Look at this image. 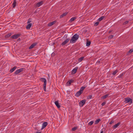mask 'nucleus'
<instances>
[{
    "label": "nucleus",
    "instance_id": "nucleus-2",
    "mask_svg": "<svg viewBox=\"0 0 133 133\" xmlns=\"http://www.w3.org/2000/svg\"><path fill=\"white\" fill-rule=\"evenodd\" d=\"M124 102L126 103L130 102L131 103L132 102V100L130 98H125Z\"/></svg>",
    "mask_w": 133,
    "mask_h": 133
},
{
    "label": "nucleus",
    "instance_id": "nucleus-8",
    "mask_svg": "<svg viewBox=\"0 0 133 133\" xmlns=\"http://www.w3.org/2000/svg\"><path fill=\"white\" fill-rule=\"evenodd\" d=\"M43 2L42 1H41L37 3L36 5V7H38L40 6L41 5L43 4Z\"/></svg>",
    "mask_w": 133,
    "mask_h": 133
},
{
    "label": "nucleus",
    "instance_id": "nucleus-9",
    "mask_svg": "<svg viewBox=\"0 0 133 133\" xmlns=\"http://www.w3.org/2000/svg\"><path fill=\"white\" fill-rule=\"evenodd\" d=\"M55 104L58 108H59L61 106L58 103V101H55Z\"/></svg>",
    "mask_w": 133,
    "mask_h": 133
},
{
    "label": "nucleus",
    "instance_id": "nucleus-39",
    "mask_svg": "<svg viewBox=\"0 0 133 133\" xmlns=\"http://www.w3.org/2000/svg\"><path fill=\"white\" fill-rule=\"evenodd\" d=\"M133 52V49H131L129 51V53H131L132 52Z\"/></svg>",
    "mask_w": 133,
    "mask_h": 133
},
{
    "label": "nucleus",
    "instance_id": "nucleus-18",
    "mask_svg": "<svg viewBox=\"0 0 133 133\" xmlns=\"http://www.w3.org/2000/svg\"><path fill=\"white\" fill-rule=\"evenodd\" d=\"M76 17H74L71 18L69 21V22H72L76 19Z\"/></svg>",
    "mask_w": 133,
    "mask_h": 133
},
{
    "label": "nucleus",
    "instance_id": "nucleus-46",
    "mask_svg": "<svg viewBox=\"0 0 133 133\" xmlns=\"http://www.w3.org/2000/svg\"><path fill=\"white\" fill-rule=\"evenodd\" d=\"M35 133H41V132H37Z\"/></svg>",
    "mask_w": 133,
    "mask_h": 133
},
{
    "label": "nucleus",
    "instance_id": "nucleus-21",
    "mask_svg": "<svg viewBox=\"0 0 133 133\" xmlns=\"http://www.w3.org/2000/svg\"><path fill=\"white\" fill-rule=\"evenodd\" d=\"M84 57H82L80 58H79L78 59V62H81L84 58Z\"/></svg>",
    "mask_w": 133,
    "mask_h": 133
},
{
    "label": "nucleus",
    "instance_id": "nucleus-25",
    "mask_svg": "<svg viewBox=\"0 0 133 133\" xmlns=\"http://www.w3.org/2000/svg\"><path fill=\"white\" fill-rule=\"evenodd\" d=\"M104 18V16H102L101 17L99 18L98 20V21H102L103 19Z\"/></svg>",
    "mask_w": 133,
    "mask_h": 133
},
{
    "label": "nucleus",
    "instance_id": "nucleus-26",
    "mask_svg": "<svg viewBox=\"0 0 133 133\" xmlns=\"http://www.w3.org/2000/svg\"><path fill=\"white\" fill-rule=\"evenodd\" d=\"M85 88V87H82L80 88L79 91L83 92V90Z\"/></svg>",
    "mask_w": 133,
    "mask_h": 133
},
{
    "label": "nucleus",
    "instance_id": "nucleus-10",
    "mask_svg": "<svg viewBox=\"0 0 133 133\" xmlns=\"http://www.w3.org/2000/svg\"><path fill=\"white\" fill-rule=\"evenodd\" d=\"M82 93V92L79 90L76 92L75 96L77 97H79Z\"/></svg>",
    "mask_w": 133,
    "mask_h": 133
},
{
    "label": "nucleus",
    "instance_id": "nucleus-40",
    "mask_svg": "<svg viewBox=\"0 0 133 133\" xmlns=\"http://www.w3.org/2000/svg\"><path fill=\"white\" fill-rule=\"evenodd\" d=\"M123 76V73L122 74H121L119 76H118V77L119 78H122Z\"/></svg>",
    "mask_w": 133,
    "mask_h": 133
},
{
    "label": "nucleus",
    "instance_id": "nucleus-13",
    "mask_svg": "<svg viewBox=\"0 0 133 133\" xmlns=\"http://www.w3.org/2000/svg\"><path fill=\"white\" fill-rule=\"evenodd\" d=\"M56 22V21H53L52 22H51L48 24V26H51L52 25H53L54 24H55Z\"/></svg>",
    "mask_w": 133,
    "mask_h": 133
},
{
    "label": "nucleus",
    "instance_id": "nucleus-28",
    "mask_svg": "<svg viewBox=\"0 0 133 133\" xmlns=\"http://www.w3.org/2000/svg\"><path fill=\"white\" fill-rule=\"evenodd\" d=\"M94 123L93 121H92L90 122L88 124V125H92Z\"/></svg>",
    "mask_w": 133,
    "mask_h": 133
},
{
    "label": "nucleus",
    "instance_id": "nucleus-33",
    "mask_svg": "<svg viewBox=\"0 0 133 133\" xmlns=\"http://www.w3.org/2000/svg\"><path fill=\"white\" fill-rule=\"evenodd\" d=\"M128 22H129L128 21H125V22H124L123 23V25H125L127 24L128 23Z\"/></svg>",
    "mask_w": 133,
    "mask_h": 133
},
{
    "label": "nucleus",
    "instance_id": "nucleus-48",
    "mask_svg": "<svg viewBox=\"0 0 133 133\" xmlns=\"http://www.w3.org/2000/svg\"><path fill=\"white\" fill-rule=\"evenodd\" d=\"M97 62H98V63H100V61H98Z\"/></svg>",
    "mask_w": 133,
    "mask_h": 133
},
{
    "label": "nucleus",
    "instance_id": "nucleus-37",
    "mask_svg": "<svg viewBox=\"0 0 133 133\" xmlns=\"http://www.w3.org/2000/svg\"><path fill=\"white\" fill-rule=\"evenodd\" d=\"M114 37V36L113 35H111L109 36V38L110 39H111L113 38Z\"/></svg>",
    "mask_w": 133,
    "mask_h": 133
},
{
    "label": "nucleus",
    "instance_id": "nucleus-6",
    "mask_svg": "<svg viewBox=\"0 0 133 133\" xmlns=\"http://www.w3.org/2000/svg\"><path fill=\"white\" fill-rule=\"evenodd\" d=\"M48 123L47 122H44L42 124V127L41 130H42L44 128H45L48 125Z\"/></svg>",
    "mask_w": 133,
    "mask_h": 133
},
{
    "label": "nucleus",
    "instance_id": "nucleus-49",
    "mask_svg": "<svg viewBox=\"0 0 133 133\" xmlns=\"http://www.w3.org/2000/svg\"><path fill=\"white\" fill-rule=\"evenodd\" d=\"M111 32V31H109V33H110Z\"/></svg>",
    "mask_w": 133,
    "mask_h": 133
},
{
    "label": "nucleus",
    "instance_id": "nucleus-16",
    "mask_svg": "<svg viewBox=\"0 0 133 133\" xmlns=\"http://www.w3.org/2000/svg\"><path fill=\"white\" fill-rule=\"evenodd\" d=\"M16 3V0H14L13 3H12L13 8L15 7Z\"/></svg>",
    "mask_w": 133,
    "mask_h": 133
},
{
    "label": "nucleus",
    "instance_id": "nucleus-38",
    "mask_svg": "<svg viewBox=\"0 0 133 133\" xmlns=\"http://www.w3.org/2000/svg\"><path fill=\"white\" fill-rule=\"evenodd\" d=\"M106 102H103L101 104V105H102V106H103L104 105L106 104Z\"/></svg>",
    "mask_w": 133,
    "mask_h": 133
},
{
    "label": "nucleus",
    "instance_id": "nucleus-41",
    "mask_svg": "<svg viewBox=\"0 0 133 133\" xmlns=\"http://www.w3.org/2000/svg\"><path fill=\"white\" fill-rule=\"evenodd\" d=\"M114 122V121L112 120L109 123V124H112Z\"/></svg>",
    "mask_w": 133,
    "mask_h": 133
},
{
    "label": "nucleus",
    "instance_id": "nucleus-47",
    "mask_svg": "<svg viewBox=\"0 0 133 133\" xmlns=\"http://www.w3.org/2000/svg\"><path fill=\"white\" fill-rule=\"evenodd\" d=\"M101 133H103V131H102L101 132Z\"/></svg>",
    "mask_w": 133,
    "mask_h": 133
},
{
    "label": "nucleus",
    "instance_id": "nucleus-3",
    "mask_svg": "<svg viewBox=\"0 0 133 133\" xmlns=\"http://www.w3.org/2000/svg\"><path fill=\"white\" fill-rule=\"evenodd\" d=\"M21 35V34H17L14 35L12 36L11 37V38L14 39H16L17 38Z\"/></svg>",
    "mask_w": 133,
    "mask_h": 133
},
{
    "label": "nucleus",
    "instance_id": "nucleus-45",
    "mask_svg": "<svg viewBox=\"0 0 133 133\" xmlns=\"http://www.w3.org/2000/svg\"><path fill=\"white\" fill-rule=\"evenodd\" d=\"M20 40H21V39H20V38H18L17 39V41H20Z\"/></svg>",
    "mask_w": 133,
    "mask_h": 133
},
{
    "label": "nucleus",
    "instance_id": "nucleus-4",
    "mask_svg": "<svg viewBox=\"0 0 133 133\" xmlns=\"http://www.w3.org/2000/svg\"><path fill=\"white\" fill-rule=\"evenodd\" d=\"M86 100L85 99H83L79 103V105L81 107H82L85 103Z\"/></svg>",
    "mask_w": 133,
    "mask_h": 133
},
{
    "label": "nucleus",
    "instance_id": "nucleus-35",
    "mask_svg": "<svg viewBox=\"0 0 133 133\" xmlns=\"http://www.w3.org/2000/svg\"><path fill=\"white\" fill-rule=\"evenodd\" d=\"M24 68H20V69H18L20 72H22L23 71V70L24 69Z\"/></svg>",
    "mask_w": 133,
    "mask_h": 133
},
{
    "label": "nucleus",
    "instance_id": "nucleus-43",
    "mask_svg": "<svg viewBox=\"0 0 133 133\" xmlns=\"http://www.w3.org/2000/svg\"><path fill=\"white\" fill-rule=\"evenodd\" d=\"M70 40V38H67V43Z\"/></svg>",
    "mask_w": 133,
    "mask_h": 133
},
{
    "label": "nucleus",
    "instance_id": "nucleus-34",
    "mask_svg": "<svg viewBox=\"0 0 133 133\" xmlns=\"http://www.w3.org/2000/svg\"><path fill=\"white\" fill-rule=\"evenodd\" d=\"M77 129V127H75L72 128V131H74L76 130Z\"/></svg>",
    "mask_w": 133,
    "mask_h": 133
},
{
    "label": "nucleus",
    "instance_id": "nucleus-36",
    "mask_svg": "<svg viewBox=\"0 0 133 133\" xmlns=\"http://www.w3.org/2000/svg\"><path fill=\"white\" fill-rule=\"evenodd\" d=\"M99 23L98 22H96L94 24V25L95 26H97L98 25V24H99Z\"/></svg>",
    "mask_w": 133,
    "mask_h": 133
},
{
    "label": "nucleus",
    "instance_id": "nucleus-32",
    "mask_svg": "<svg viewBox=\"0 0 133 133\" xmlns=\"http://www.w3.org/2000/svg\"><path fill=\"white\" fill-rule=\"evenodd\" d=\"M92 95H89L87 96V99H90L92 98Z\"/></svg>",
    "mask_w": 133,
    "mask_h": 133
},
{
    "label": "nucleus",
    "instance_id": "nucleus-7",
    "mask_svg": "<svg viewBox=\"0 0 133 133\" xmlns=\"http://www.w3.org/2000/svg\"><path fill=\"white\" fill-rule=\"evenodd\" d=\"M39 80L41 82H44V84H46V80L45 78H41Z\"/></svg>",
    "mask_w": 133,
    "mask_h": 133
},
{
    "label": "nucleus",
    "instance_id": "nucleus-15",
    "mask_svg": "<svg viewBox=\"0 0 133 133\" xmlns=\"http://www.w3.org/2000/svg\"><path fill=\"white\" fill-rule=\"evenodd\" d=\"M17 68V67L16 66H14L10 70V73H12Z\"/></svg>",
    "mask_w": 133,
    "mask_h": 133
},
{
    "label": "nucleus",
    "instance_id": "nucleus-12",
    "mask_svg": "<svg viewBox=\"0 0 133 133\" xmlns=\"http://www.w3.org/2000/svg\"><path fill=\"white\" fill-rule=\"evenodd\" d=\"M78 68V67H75L74 69L71 72L72 74H74L76 72Z\"/></svg>",
    "mask_w": 133,
    "mask_h": 133
},
{
    "label": "nucleus",
    "instance_id": "nucleus-44",
    "mask_svg": "<svg viewBox=\"0 0 133 133\" xmlns=\"http://www.w3.org/2000/svg\"><path fill=\"white\" fill-rule=\"evenodd\" d=\"M70 35H73V33L72 32H70Z\"/></svg>",
    "mask_w": 133,
    "mask_h": 133
},
{
    "label": "nucleus",
    "instance_id": "nucleus-50",
    "mask_svg": "<svg viewBox=\"0 0 133 133\" xmlns=\"http://www.w3.org/2000/svg\"><path fill=\"white\" fill-rule=\"evenodd\" d=\"M54 55V54H52L51 55Z\"/></svg>",
    "mask_w": 133,
    "mask_h": 133
},
{
    "label": "nucleus",
    "instance_id": "nucleus-27",
    "mask_svg": "<svg viewBox=\"0 0 133 133\" xmlns=\"http://www.w3.org/2000/svg\"><path fill=\"white\" fill-rule=\"evenodd\" d=\"M66 43V39H65L62 44L61 45L62 46L65 45Z\"/></svg>",
    "mask_w": 133,
    "mask_h": 133
},
{
    "label": "nucleus",
    "instance_id": "nucleus-31",
    "mask_svg": "<svg viewBox=\"0 0 133 133\" xmlns=\"http://www.w3.org/2000/svg\"><path fill=\"white\" fill-rule=\"evenodd\" d=\"M46 84H43V89H44V90L45 91H46Z\"/></svg>",
    "mask_w": 133,
    "mask_h": 133
},
{
    "label": "nucleus",
    "instance_id": "nucleus-29",
    "mask_svg": "<svg viewBox=\"0 0 133 133\" xmlns=\"http://www.w3.org/2000/svg\"><path fill=\"white\" fill-rule=\"evenodd\" d=\"M20 73L19 70H16L14 72V74L15 75H17L19 74V73Z\"/></svg>",
    "mask_w": 133,
    "mask_h": 133
},
{
    "label": "nucleus",
    "instance_id": "nucleus-20",
    "mask_svg": "<svg viewBox=\"0 0 133 133\" xmlns=\"http://www.w3.org/2000/svg\"><path fill=\"white\" fill-rule=\"evenodd\" d=\"M101 121V119L100 118L98 119H97L95 122V124H97L100 121Z\"/></svg>",
    "mask_w": 133,
    "mask_h": 133
},
{
    "label": "nucleus",
    "instance_id": "nucleus-19",
    "mask_svg": "<svg viewBox=\"0 0 133 133\" xmlns=\"http://www.w3.org/2000/svg\"><path fill=\"white\" fill-rule=\"evenodd\" d=\"M66 15V12H65L63 14H62V15H61L60 16V18H61L63 17L64 16H65Z\"/></svg>",
    "mask_w": 133,
    "mask_h": 133
},
{
    "label": "nucleus",
    "instance_id": "nucleus-11",
    "mask_svg": "<svg viewBox=\"0 0 133 133\" xmlns=\"http://www.w3.org/2000/svg\"><path fill=\"white\" fill-rule=\"evenodd\" d=\"M37 44V43H34L31 44L30 46L29 47V49H31L33 48Z\"/></svg>",
    "mask_w": 133,
    "mask_h": 133
},
{
    "label": "nucleus",
    "instance_id": "nucleus-30",
    "mask_svg": "<svg viewBox=\"0 0 133 133\" xmlns=\"http://www.w3.org/2000/svg\"><path fill=\"white\" fill-rule=\"evenodd\" d=\"M118 70H116L112 73V75H115L118 72Z\"/></svg>",
    "mask_w": 133,
    "mask_h": 133
},
{
    "label": "nucleus",
    "instance_id": "nucleus-42",
    "mask_svg": "<svg viewBox=\"0 0 133 133\" xmlns=\"http://www.w3.org/2000/svg\"><path fill=\"white\" fill-rule=\"evenodd\" d=\"M30 18H29L28 19V22H27V23H30L31 22V21H30Z\"/></svg>",
    "mask_w": 133,
    "mask_h": 133
},
{
    "label": "nucleus",
    "instance_id": "nucleus-23",
    "mask_svg": "<svg viewBox=\"0 0 133 133\" xmlns=\"http://www.w3.org/2000/svg\"><path fill=\"white\" fill-rule=\"evenodd\" d=\"M109 94H106L105 95H104L102 97V98L103 99H105L106 98H107L109 96Z\"/></svg>",
    "mask_w": 133,
    "mask_h": 133
},
{
    "label": "nucleus",
    "instance_id": "nucleus-14",
    "mask_svg": "<svg viewBox=\"0 0 133 133\" xmlns=\"http://www.w3.org/2000/svg\"><path fill=\"white\" fill-rule=\"evenodd\" d=\"M121 124V123L120 122H119L117 123V124H116L115 125H114L113 126V128L114 129H115L117 128L120 124Z\"/></svg>",
    "mask_w": 133,
    "mask_h": 133
},
{
    "label": "nucleus",
    "instance_id": "nucleus-17",
    "mask_svg": "<svg viewBox=\"0 0 133 133\" xmlns=\"http://www.w3.org/2000/svg\"><path fill=\"white\" fill-rule=\"evenodd\" d=\"M31 25L32 24L31 23H30L28 24L26 27V29H29L30 28Z\"/></svg>",
    "mask_w": 133,
    "mask_h": 133
},
{
    "label": "nucleus",
    "instance_id": "nucleus-24",
    "mask_svg": "<svg viewBox=\"0 0 133 133\" xmlns=\"http://www.w3.org/2000/svg\"><path fill=\"white\" fill-rule=\"evenodd\" d=\"M11 33H10L9 34H7L5 36V38H7L8 37H10L11 36Z\"/></svg>",
    "mask_w": 133,
    "mask_h": 133
},
{
    "label": "nucleus",
    "instance_id": "nucleus-1",
    "mask_svg": "<svg viewBox=\"0 0 133 133\" xmlns=\"http://www.w3.org/2000/svg\"><path fill=\"white\" fill-rule=\"evenodd\" d=\"M78 37L79 36L77 34L74 35L72 37L70 41V43H74L78 39Z\"/></svg>",
    "mask_w": 133,
    "mask_h": 133
},
{
    "label": "nucleus",
    "instance_id": "nucleus-5",
    "mask_svg": "<svg viewBox=\"0 0 133 133\" xmlns=\"http://www.w3.org/2000/svg\"><path fill=\"white\" fill-rule=\"evenodd\" d=\"M74 82V80L72 79L69 80L67 82V86H70L71 83H73Z\"/></svg>",
    "mask_w": 133,
    "mask_h": 133
},
{
    "label": "nucleus",
    "instance_id": "nucleus-22",
    "mask_svg": "<svg viewBox=\"0 0 133 133\" xmlns=\"http://www.w3.org/2000/svg\"><path fill=\"white\" fill-rule=\"evenodd\" d=\"M91 44V42L90 41H87L86 43V46H89Z\"/></svg>",
    "mask_w": 133,
    "mask_h": 133
}]
</instances>
